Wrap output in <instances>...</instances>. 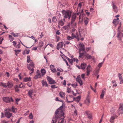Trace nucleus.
I'll use <instances>...</instances> for the list:
<instances>
[{"instance_id":"61","label":"nucleus","mask_w":123,"mask_h":123,"mask_svg":"<svg viewBox=\"0 0 123 123\" xmlns=\"http://www.w3.org/2000/svg\"><path fill=\"white\" fill-rule=\"evenodd\" d=\"M72 86L74 87H75L77 86V84H71Z\"/></svg>"},{"instance_id":"33","label":"nucleus","mask_w":123,"mask_h":123,"mask_svg":"<svg viewBox=\"0 0 123 123\" xmlns=\"http://www.w3.org/2000/svg\"><path fill=\"white\" fill-rule=\"evenodd\" d=\"M81 96H78L75 98V100L76 101L79 102Z\"/></svg>"},{"instance_id":"13","label":"nucleus","mask_w":123,"mask_h":123,"mask_svg":"<svg viewBox=\"0 0 123 123\" xmlns=\"http://www.w3.org/2000/svg\"><path fill=\"white\" fill-rule=\"evenodd\" d=\"M65 22V19L64 18L63 19H61L60 20H59L58 24L59 25L62 26L64 25V22Z\"/></svg>"},{"instance_id":"57","label":"nucleus","mask_w":123,"mask_h":123,"mask_svg":"<svg viewBox=\"0 0 123 123\" xmlns=\"http://www.w3.org/2000/svg\"><path fill=\"white\" fill-rule=\"evenodd\" d=\"M105 94L101 93L100 95V98L101 99H102L103 98Z\"/></svg>"},{"instance_id":"52","label":"nucleus","mask_w":123,"mask_h":123,"mask_svg":"<svg viewBox=\"0 0 123 123\" xmlns=\"http://www.w3.org/2000/svg\"><path fill=\"white\" fill-rule=\"evenodd\" d=\"M27 85L29 86L30 87L32 86V83L31 82H28L27 84Z\"/></svg>"},{"instance_id":"46","label":"nucleus","mask_w":123,"mask_h":123,"mask_svg":"<svg viewBox=\"0 0 123 123\" xmlns=\"http://www.w3.org/2000/svg\"><path fill=\"white\" fill-rule=\"evenodd\" d=\"M29 118L30 119H32L33 118V116L32 115V113H31L30 114V115L29 116Z\"/></svg>"},{"instance_id":"38","label":"nucleus","mask_w":123,"mask_h":123,"mask_svg":"<svg viewBox=\"0 0 123 123\" xmlns=\"http://www.w3.org/2000/svg\"><path fill=\"white\" fill-rule=\"evenodd\" d=\"M88 22V19L86 18L84 20V22L86 25H87Z\"/></svg>"},{"instance_id":"24","label":"nucleus","mask_w":123,"mask_h":123,"mask_svg":"<svg viewBox=\"0 0 123 123\" xmlns=\"http://www.w3.org/2000/svg\"><path fill=\"white\" fill-rule=\"evenodd\" d=\"M9 110L12 111L13 112L15 113L16 112L17 109L16 108H14L13 106H12L11 109H9Z\"/></svg>"},{"instance_id":"59","label":"nucleus","mask_w":123,"mask_h":123,"mask_svg":"<svg viewBox=\"0 0 123 123\" xmlns=\"http://www.w3.org/2000/svg\"><path fill=\"white\" fill-rule=\"evenodd\" d=\"M120 80V84H123V79H122L120 80Z\"/></svg>"},{"instance_id":"64","label":"nucleus","mask_w":123,"mask_h":123,"mask_svg":"<svg viewBox=\"0 0 123 123\" xmlns=\"http://www.w3.org/2000/svg\"><path fill=\"white\" fill-rule=\"evenodd\" d=\"M84 76H85V74H83L81 75V77L84 79H85Z\"/></svg>"},{"instance_id":"3","label":"nucleus","mask_w":123,"mask_h":123,"mask_svg":"<svg viewBox=\"0 0 123 123\" xmlns=\"http://www.w3.org/2000/svg\"><path fill=\"white\" fill-rule=\"evenodd\" d=\"M0 86L3 87L8 86L11 87L13 86V85L12 83H10L9 81H8L7 83H5L2 82H1L0 83Z\"/></svg>"},{"instance_id":"36","label":"nucleus","mask_w":123,"mask_h":123,"mask_svg":"<svg viewBox=\"0 0 123 123\" xmlns=\"http://www.w3.org/2000/svg\"><path fill=\"white\" fill-rule=\"evenodd\" d=\"M14 51L15 52V54L16 55H17L20 52L21 50H15Z\"/></svg>"},{"instance_id":"60","label":"nucleus","mask_w":123,"mask_h":123,"mask_svg":"<svg viewBox=\"0 0 123 123\" xmlns=\"http://www.w3.org/2000/svg\"><path fill=\"white\" fill-rule=\"evenodd\" d=\"M74 115L75 116H76L77 115V111L76 110H75L74 111Z\"/></svg>"},{"instance_id":"17","label":"nucleus","mask_w":123,"mask_h":123,"mask_svg":"<svg viewBox=\"0 0 123 123\" xmlns=\"http://www.w3.org/2000/svg\"><path fill=\"white\" fill-rule=\"evenodd\" d=\"M71 37L72 38L74 39V38H76L78 40H79V37L78 35V32L76 33V35H75V34L73 33H72L71 35Z\"/></svg>"},{"instance_id":"35","label":"nucleus","mask_w":123,"mask_h":123,"mask_svg":"<svg viewBox=\"0 0 123 123\" xmlns=\"http://www.w3.org/2000/svg\"><path fill=\"white\" fill-rule=\"evenodd\" d=\"M74 23V22L73 23V24L72 25L71 24V23H69V26H72V27H75L76 25V23H74L73 24V23Z\"/></svg>"},{"instance_id":"21","label":"nucleus","mask_w":123,"mask_h":123,"mask_svg":"<svg viewBox=\"0 0 123 123\" xmlns=\"http://www.w3.org/2000/svg\"><path fill=\"white\" fill-rule=\"evenodd\" d=\"M89 111H85V113L87 115L88 118L90 119H91L92 118V114L89 113Z\"/></svg>"},{"instance_id":"63","label":"nucleus","mask_w":123,"mask_h":123,"mask_svg":"<svg viewBox=\"0 0 123 123\" xmlns=\"http://www.w3.org/2000/svg\"><path fill=\"white\" fill-rule=\"evenodd\" d=\"M69 62L70 63L71 65H72L73 63V60H72V59L70 60Z\"/></svg>"},{"instance_id":"10","label":"nucleus","mask_w":123,"mask_h":123,"mask_svg":"<svg viewBox=\"0 0 123 123\" xmlns=\"http://www.w3.org/2000/svg\"><path fill=\"white\" fill-rule=\"evenodd\" d=\"M85 56L86 57L87 59H92L94 60H95V58L93 56H91V55H90L89 54L86 53V51H85Z\"/></svg>"},{"instance_id":"53","label":"nucleus","mask_w":123,"mask_h":123,"mask_svg":"<svg viewBox=\"0 0 123 123\" xmlns=\"http://www.w3.org/2000/svg\"><path fill=\"white\" fill-rule=\"evenodd\" d=\"M106 89L105 88H104L103 90H102V91L101 93L105 94V93Z\"/></svg>"},{"instance_id":"50","label":"nucleus","mask_w":123,"mask_h":123,"mask_svg":"<svg viewBox=\"0 0 123 123\" xmlns=\"http://www.w3.org/2000/svg\"><path fill=\"white\" fill-rule=\"evenodd\" d=\"M51 88L52 89H54L55 88H57V86H56L55 85H52L51 86Z\"/></svg>"},{"instance_id":"49","label":"nucleus","mask_w":123,"mask_h":123,"mask_svg":"<svg viewBox=\"0 0 123 123\" xmlns=\"http://www.w3.org/2000/svg\"><path fill=\"white\" fill-rule=\"evenodd\" d=\"M71 89L70 88L68 87L67 88V92L68 93H69L71 92Z\"/></svg>"},{"instance_id":"56","label":"nucleus","mask_w":123,"mask_h":123,"mask_svg":"<svg viewBox=\"0 0 123 123\" xmlns=\"http://www.w3.org/2000/svg\"><path fill=\"white\" fill-rule=\"evenodd\" d=\"M20 43H19L16 46V47L17 48H20Z\"/></svg>"},{"instance_id":"11","label":"nucleus","mask_w":123,"mask_h":123,"mask_svg":"<svg viewBox=\"0 0 123 123\" xmlns=\"http://www.w3.org/2000/svg\"><path fill=\"white\" fill-rule=\"evenodd\" d=\"M112 5L113 10L115 12H118V10L117 7L115 3L112 2Z\"/></svg>"},{"instance_id":"31","label":"nucleus","mask_w":123,"mask_h":123,"mask_svg":"<svg viewBox=\"0 0 123 123\" xmlns=\"http://www.w3.org/2000/svg\"><path fill=\"white\" fill-rule=\"evenodd\" d=\"M115 119V117L113 116L111 117L110 121L111 123H113L114 122V120Z\"/></svg>"},{"instance_id":"54","label":"nucleus","mask_w":123,"mask_h":123,"mask_svg":"<svg viewBox=\"0 0 123 123\" xmlns=\"http://www.w3.org/2000/svg\"><path fill=\"white\" fill-rule=\"evenodd\" d=\"M66 101H67V102H68V103H72L73 102V101H68V100L67 97L66 98Z\"/></svg>"},{"instance_id":"51","label":"nucleus","mask_w":123,"mask_h":123,"mask_svg":"<svg viewBox=\"0 0 123 123\" xmlns=\"http://www.w3.org/2000/svg\"><path fill=\"white\" fill-rule=\"evenodd\" d=\"M118 76L119 80L122 79L121 74L120 73L118 74Z\"/></svg>"},{"instance_id":"8","label":"nucleus","mask_w":123,"mask_h":123,"mask_svg":"<svg viewBox=\"0 0 123 123\" xmlns=\"http://www.w3.org/2000/svg\"><path fill=\"white\" fill-rule=\"evenodd\" d=\"M47 78L49 82V84H52L56 83L55 81L50 77L47 76Z\"/></svg>"},{"instance_id":"29","label":"nucleus","mask_w":123,"mask_h":123,"mask_svg":"<svg viewBox=\"0 0 123 123\" xmlns=\"http://www.w3.org/2000/svg\"><path fill=\"white\" fill-rule=\"evenodd\" d=\"M41 72L43 76L46 73L45 70L44 69H41Z\"/></svg>"},{"instance_id":"55","label":"nucleus","mask_w":123,"mask_h":123,"mask_svg":"<svg viewBox=\"0 0 123 123\" xmlns=\"http://www.w3.org/2000/svg\"><path fill=\"white\" fill-rule=\"evenodd\" d=\"M49 45V46L52 48H53L54 47V46L53 45L51 44H48L45 46V48L47 46Z\"/></svg>"},{"instance_id":"18","label":"nucleus","mask_w":123,"mask_h":123,"mask_svg":"<svg viewBox=\"0 0 123 123\" xmlns=\"http://www.w3.org/2000/svg\"><path fill=\"white\" fill-rule=\"evenodd\" d=\"M86 66V64L84 63H83L81 64L80 67H79V66H77V67L79 69H81L84 70Z\"/></svg>"},{"instance_id":"45","label":"nucleus","mask_w":123,"mask_h":123,"mask_svg":"<svg viewBox=\"0 0 123 123\" xmlns=\"http://www.w3.org/2000/svg\"><path fill=\"white\" fill-rule=\"evenodd\" d=\"M67 39L68 40H70L73 39L71 36H68L67 37Z\"/></svg>"},{"instance_id":"43","label":"nucleus","mask_w":123,"mask_h":123,"mask_svg":"<svg viewBox=\"0 0 123 123\" xmlns=\"http://www.w3.org/2000/svg\"><path fill=\"white\" fill-rule=\"evenodd\" d=\"M43 42H40L39 44V46L40 47H41L43 46Z\"/></svg>"},{"instance_id":"40","label":"nucleus","mask_w":123,"mask_h":123,"mask_svg":"<svg viewBox=\"0 0 123 123\" xmlns=\"http://www.w3.org/2000/svg\"><path fill=\"white\" fill-rule=\"evenodd\" d=\"M104 63V62L99 63L98 65V67L99 68H100L102 66L103 64Z\"/></svg>"},{"instance_id":"5","label":"nucleus","mask_w":123,"mask_h":123,"mask_svg":"<svg viewBox=\"0 0 123 123\" xmlns=\"http://www.w3.org/2000/svg\"><path fill=\"white\" fill-rule=\"evenodd\" d=\"M117 113L119 115L123 113V105L122 103H120L119 106L117 110Z\"/></svg>"},{"instance_id":"48","label":"nucleus","mask_w":123,"mask_h":123,"mask_svg":"<svg viewBox=\"0 0 123 123\" xmlns=\"http://www.w3.org/2000/svg\"><path fill=\"white\" fill-rule=\"evenodd\" d=\"M19 87L20 88H22L25 87V86L23 85L22 83H21L19 86Z\"/></svg>"},{"instance_id":"47","label":"nucleus","mask_w":123,"mask_h":123,"mask_svg":"<svg viewBox=\"0 0 123 123\" xmlns=\"http://www.w3.org/2000/svg\"><path fill=\"white\" fill-rule=\"evenodd\" d=\"M70 26H69V24L67 25V26H64L63 27V28L65 30H66L67 29V28L68 27H70Z\"/></svg>"},{"instance_id":"30","label":"nucleus","mask_w":123,"mask_h":123,"mask_svg":"<svg viewBox=\"0 0 123 123\" xmlns=\"http://www.w3.org/2000/svg\"><path fill=\"white\" fill-rule=\"evenodd\" d=\"M40 77L41 75L40 74H38L34 76V78L35 79H36L37 78H40Z\"/></svg>"},{"instance_id":"9","label":"nucleus","mask_w":123,"mask_h":123,"mask_svg":"<svg viewBox=\"0 0 123 123\" xmlns=\"http://www.w3.org/2000/svg\"><path fill=\"white\" fill-rule=\"evenodd\" d=\"M65 46V45L64 43V42H60L57 44V50L59 49L60 48H62L63 46Z\"/></svg>"},{"instance_id":"32","label":"nucleus","mask_w":123,"mask_h":123,"mask_svg":"<svg viewBox=\"0 0 123 123\" xmlns=\"http://www.w3.org/2000/svg\"><path fill=\"white\" fill-rule=\"evenodd\" d=\"M9 40L11 42L14 39V38H13L12 36L11 35H9Z\"/></svg>"},{"instance_id":"28","label":"nucleus","mask_w":123,"mask_h":123,"mask_svg":"<svg viewBox=\"0 0 123 123\" xmlns=\"http://www.w3.org/2000/svg\"><path fill=\"white\" fill-rule=\"evenodd\" d=\"M18 88V85H16L14 87V89L16 92H18L19 91Z\"/></svg>"},{"instance_id":"44","label":"nucleus","mask_w":123,"mask_h":123,"mask_svg":"<svg viewBox=\"0 0 123 123\" xmlns=\"http://www.w3.org/2000/svg\"><path fill=\"white\" fill-rule=\"evenodd\" d=\"M91 67L89 65L88 67H87L86 68V69L87 70V71H91Z\"/></svg>"},{"instance_id":"20","label":"nucleus","mask_w":123,"mask_h":123,"mask_svg":"<svg viewBox=\"0 0 123 123\" xmlns=\"http://www.w3.org/2000/svg\"><path fill=\"white\" fill-rule=\"evenodd\" d=\"M99 68H98V67H97L94 71L93 75H97L99 72Z\"/></svg>"},{"instance_id":"22","label":"nucleus","mask_w":123,"mask_h":123,"mask_svg":"<svg viewBox=\"0 0 123 123\" xmlns=\"http://www.w3.org/2000/svg\"><path fill=\"white\" fill-rule=\"evenodd\" d=\"M59 95L61 98H63L64 99L65 94L64 92H59Z\"/></svg>"},{"instance_id":"62","label":"nucleus","mask_w":123,"mask_h":123,"mask_svg":"<svg viewBox=\"0 0 123 123\" xmlns=\"http://www.w3.org/2000/svg\"><path fill=\"white\" fill-rule=\"evenodd\" d=\"M56 42H58L60 40V37H56Z\"/></svg>"},{"instance_id":"19","label":"nucleus","mask_w":123,"mask_h":123,"mask_svg":"<svg viewBox=\"0 0 123 123\" xmlns=\"http://www.w3.org/2000/svg\"><path fill=\"white\" fill-rule=\"evenodd\" d=\"M50 69L53 73H55L56 72V70L54 65H51L50 67Z\"/></svg>"},{"instance_id":"37","label":"nucleus","mask_w":123,"mask_h":123,"mask_svg":"<svg viewBox=\"0 0 123 123\" xmlns=\"http://www.w3.org/2000/svg\"><path fill=\"white\" fill-rule=\"evenodd\" d=\"M110 111L112 114H114L115 112V109L114 108H112L110 110Z\"/></svg>"},{"instance_id":"16","label":"nucleus","mask_w":123,"mask_h":123,"mask_svg":"<svg viewBox=\"0 0 123 123\" xmlns=\"http://www.w3.org/2000/svg\"><path fill=\"white\" fill-rule=\"evenodd\" d=\"M27 67L28 69L30 70L31 69V67L33 68L34 67V64L33 62H31L29 64L27 65Z\"/></svg>"},{"instance_id":"34","label":"nucleus","mask_w":123,"mask_h":123,"mask_svg":"<svg viewBox=\"0 0 123 123\" xmlns=\"http://www.w3.org/2000/svg\"><path fill=\"white\" fill-rule=\"evenodd\" d=\"M31 61L32 60L30 59V56L29 55L27 56V62L28 63H29L30 62H31Z\"/></svg>"},{"instance_id":"23","label":"nucleus","mask_w":123,"mask_h":123,"mask_svg":"<svg viewBox=\"0 0 123 123\" xmlns=\"http://www.w3.org/2000/svg\"><path fill=\"white\" fill-rule=\"evenodd\" d=\"M79 59H81V58L82 59L83 58V55H85V53L84 52L83 53H81L80 52L79 53Z\"/></svg>"},{"instance_id":"41","label":"nucleus","mask_w":123,"mask_h":123,"mask_svg":"<svg viewBox=\"0 0 123 123\" xmlns=\"http://www.w3.org/2000/svg\"><path fill=\"white\" fill-rule=\"evenodd\" d=\"M113 23L114 25H116L117 24V22L116 21V19H114L113 21Z\"/></svg>"},{"instance_id":"1","label":"nucleus","mask_w":123,"mask_h":123,"mask_svg":"<svg viewBox=\"0 0 123 123\" xmlns=\"http://www.w3.org/2000/svg\"><path fill=\"white\" fill-rule=\"evenodd\" d=\"M63 107L62 105L56 111L54 117L52 119V123H65L64 119V114L62 110Z\"/></svg>"},{"instance_id":"42","label":"nucleus","mask_w":123,"mask_h":123,"mask_svg":"<svg viewBox=\"0 0 123 123\" xmlns=\"http://www.w3.org/2000/svg\"><path fill=\"white\" fill-rule=\"evenodd\" d=\"M57 21V19L55 17H53L52 19V21L54 22H55Z\"/></svg>"},{"instance_id":"26","label":"nucleus","mask_w":123,"mask_h":123,"mask_svg":"<svg viewBox=\"0 0 123 123\" xmlns=\"http://www.w3.org/2000/svg\"><path fill=\"white\" fill-rule=\"evenodd\" d=\"M31 78L30 77L29 78L26 77L23 79V81L24 82H26L28 81L31 80Z\"/></svg>"},{"instance_id":"7","label":"nucleus","mask_w":123,"mask_h":123,"mask_svg":"<svg viewBox=\"0 0 123 123\" xmlns=\"http://www.w3.org/2000/svg\"><path fill=\"white\" fill-rule=\"evenodd\" d=\"M80 13H74L72 15L71 19V24L72 25L73 23L74 22L75 20L76 17V15H77L79 14Z\"/></svg>"},{"instance_id":"27","label":"nucleus","mask_w":123,"mask_h":123,"mask_svg":"<svg viewBox=\"0 0 123 123\" xmlns=\"http://www.w3.org/2000/svg\"><path fill=\"white\" fill-rule=\"evenodd\" d=\"M42 83L43 86H48V84L46 81L44 80H42Z\"/></svg>"},{"instance_id":"2","label":"nucleus","mask_w":123,"mask_h":123,"mask_svg":"<svg viewBox=\"0 0 123 123\" xmlns=\"http://www.w3.org/2000/svg\"><path fill=\"white\" fill-rule=\"evenodd\" d=\"M62 13L64 19L68 18V19H70L72 14L71 11L63 10L62 11Z\"/></svg>"},{"instance_id":"58","label":"nucleus","mask_w":123,"mask_h":123,"mask_svg":"<svg viewBox=\"0 0 123 123\" xmlns=\"http://www.w3.org/2000/svg\"><path fill=\"white\" fill-rule=\"evenodd\" d=\"M55 100L56 101H60V102H63V101L62 100H59V99H58V97H56V98L55 99Z\"/></svg>"},{"instance_id":"14","label":"nucleus","mask_w":123,"mask_h":123,"mask_svg":"<svg viewBox=\"0 0 123 123\" xmlns=\"http://www.w3.org/2000/svg\"><path fill=\"white\" fill-rule=\"evenodd\" d=\"M34 90L33 89H30L28 91V95L30 98H32V94Z\"/></svg>"},{"instance_id":"39","label":"nucleus","mask_w":123,"mask_h":123,"mask_svg":"<svg viewBox=\"0 0 123 123\" xmlns=\"http://www.w3.org/2000/svg\"><path fill=\"white\" fill-rule=\"evenodd\" d=\"M11 34H12L14 37H17L18 36L19 33H18L16 34H14L13 32H12L11 33Z\"/></svg>"},{"instance_id":"6","label":"nucleus","mask_w":123,"mask_h":123,"mask_svg":"<svg viewBox=\"0 0 123 123\" xmlns=\"http://www.w3.org/2000/svg\"><path fill=\"white\" fill-rule=\"evenodd\" d=\"M78 48L80 52H81L82 51L84 52L86 51L85 46L83 43H80L79 44Z\"/></svg>"},{"instance_id":"15","label":"nucleus","mask_w":123,"mask_h":123,"mask_svg":"<svg viewBox=\"0 0 123 123\" xmlns=\"http://www.w3.org/2000/svg\"><path fill=\"white\" fill-rule=\"evenodd\" d=\"M12 115V113L7 111H6L5 113V116L7 118H9Z\"/></svg>"},{"instance_id":"25","label":"nucleus","mask_w":123,"mask_h":123,"mask_svg":"<svg viewBox=\"0 0 123 123\" xmlns=\"http://www.w3.org/2000/svg\"><path fill=\"white\" fill-rule=\"evenodd\" d=\"M30 51L29 49L27 50V49H26L24 51L23 53V54L24 55H25L26 54H29Z\"/></svg>"},{"instance_id":"4","label":"nucleus","mask_w":123,"mask_h":123,"mask_svg":"<svg viewBox=\"0 0 123 123\" xmlns=\"http://www.w3.org/2000/svg\"><path fill=\"white\" fill-rule=\"evenodd\" d=\"M2 99L6 103H8L13 101V100L12 97L9 98L8 97H3Z\"/></svg>"},{"instance_id":"12","label":"nucleus","mask_w":123,"mask_h":123,"mask_svg":"<svg viewBox=\"0 0 123 123\" xmlns=\"http://www.w3.org/2000/svg\"><path fill=\"white\" fill-rule=\"evenodd\" d=\"M76 81L80 84V85H82L83 84L82 81L81 80L80 75H78L76 79Z\"/></svg>"}]
</instances>
